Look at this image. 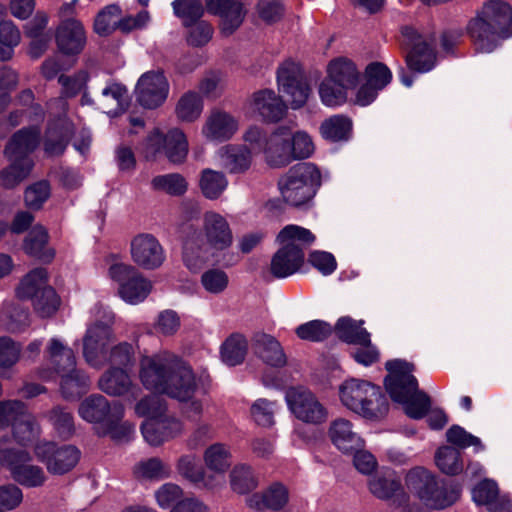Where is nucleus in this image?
<instances>
[{"label":"nucleus","instance_id":"obj_1","mask_svg":"<svg viewBox=\"0 0 512 512\" xmlns=\"http://www.w3.org/2000/svg\"><path fill=\"white\" fill-rule=\"evenodd\" d=\"M139 377L147 390L178 401L190 400L198 388L192 368L168 352L142 357Z\"/></svg>","mask_w":512,"mask_h":512},{"label":"nucleus","instance_id":"obj_2","mask_svg":"<svg viewBox=\"0 0 512 512\" xmlns=\"http://www.w3.org/2000/svg\"><path fill=\"white\" fill-rule=\"evenodd\" d=\"M476 49L490 53L501 40L512 36V8L505 2H486L468 25Z\"/></svg>","mask_w":512,"mask_h":512},{"label":"nucleus","instance_id":"obj_3","mask_svg":"<svg viewBox=\"0 0 512 512\" xmlns=\"http://www.w3.org/2000/svg\"><path fill=\"white\" fill-rule=\"evenodd\" d=\"M389 375L385 387L390 397L404 405L405 413L413 419L423 418L430 409V397L418 389V381L412 374L414 366L401 360L386 363Z\"/></svg>","mask_w":512,"mask_h":512},{"label":"nucleus","instance_id":"obj_4","mask_svg":"<svg viewBox=\"0 0 512 512\" xmlns=\"http://www.w3.org/2000/svg\"><path fill=\"white\" fill-rule=\"evenodd\" d=\"M315 235L301 226H284L278 233L279 248L270 261V272L278 279L299 272L305 263L304 247L315 241Z\"/></svg>","mask_w":512,"mask_h":512},{"label":"nucleus","instance_id":"obj_5","mask_svg":"<svg viewBox=\"0 0 512 512\" xmlns=\"http://www.w3.org/2000/svg\"><path fill=\"white\" fill-rule=\"evenodd\" d=\"M342 404L364 418L378 420L388 412V401L380 387L364 380L350 379L339 388Z\"/></svg>","mask_w":512,"mask_h":512},{"label":"nucleus","instance_id":"obj_6","mask_svg":"<svg viewBox=\"0 0 512 512\" xmlns=\"http://www.w3.org/2000/svg\"><path fill=\"white\" fill-rule=\"evenodd\" d=\"M278 185L287 203L303 206L312 201L322 185V173L314 163H298L279 179Z\"/></svg>","mask_w":512,"mask_h":512},{"label":"nucleus","instance_id":"obj_7","mask_svg":"<svg viewBox=\"0 0 512 512\" xmlns=\"http://www.w3.org/2000/svg\"><path fill=\"white\" fill-rule=\"evenodd\" d=\"M407 489L417 496L426 507L444 509L459 497V490L439 485L435 477L424 467L411 469L405 478Z\"/></svg>","mask_w":512,"mask_h":512},{"label":"nucleus","instance_id":"obj_8","mask_svg":"<svg viewBox=\"0 0 512 512\" xmlns=\"http://www.w3.org/2000/svg\"><path fill=\"white\" fill-rule=\"evenodd\" d=\"M79 416L89 423H100L103 425V433L117 436V429L120 427L125 433H130L133 426L129 423L121 424L124 416V406L114 401L110 403L103 395L93 394L85 398L78 408Z\"/></svg>","mask_w":512,"mask_h":512},{"label":"nucleus","instance_id":"obj_9","mask_svg":"<svg viewBox=\"0 0 512 512\" xmlns=\"http://www.w3.org/2000/svg\"><path fill=\"white\" fill-rule=\"evenodd\" d=\"M31 454L23 449L5 448L0 450V464L9 470L12 478L28 488L41 487L47 480L42 467L34 465Z\"/></svg>","mask_w":512,"mask_h":512},{"label":"nucleus","instance_id":"obj_10","mask_svg":"<svg viewBox=\"0 0 512 512\" xmlns=\"http://www.w3.org/2000/svg\"><path fill=\"white\" fill-rule=\"evenodd\" d=\"M285 399L291 413L303 423L320 425L328 419L325 405L307 388H289Z\"/></svg>","mask_w":512,"mask_h":512},{"label":"nucleus","instance_id":"obj_11","mask_svg":"<svg viewBox=\"0 0 512 512\" xmlns=\"http://www.w3.org/2000/svg\"><path fill=\"white\" fill-rule=\"evenodd\" d=\"M109 275L119 284L120 297L130 304L142 302L151 292V282L132 265L115 262Z\"/></svg>","mask_w":512,"mask_h":512},{"label":"nucleus","instance_id":"obj_12","mask_svg":"<svg viewBox=\"0 0 512 512\" xmlns=\"http://www.w3.org/2000/svg\"><path fill=\"white\" fill-rule=\"evenodd\" d=\"M402 45L409 51L406 54L407 66L416 72L425 73L435 66L436 55L432 36H423L412 27L402 28Z\"/></svg>","mask_w":512,"mask_h":512},{"label":"nucleus","instance_id":"obj_13","mask_svg":"<svg viewBox=\"0 0 512 512\" xmlns=\"http://www.w3.org/2000/svg\"><path fill=\"white\" fill-rule=\"evenodd\" d=\"M39 461L45 464L49 473L63 475L70 472L79 462L80 450L74 445L59 446L54 442H39L34 447Z\"/></svg>","mask_w":512,"mask_h":512},{"label":"nucleus","instance_id":"obj_14","mask_svg":"<svg viewBox=\"0 0 512 512\" xmlns=\"http://www.w3.org/2000/svg\"><path fill=\"white\" fill-rule=\"evenodd\" d=\"M277 82L279 90L288 97L291 108L298 109L307 102L311 90L297 62L284 61L278 68Z\"/></svg>","mask_w":512,"mask_h":512},{"label":"nucleus","instance_id":"obj_15","mask_svg":"<svg viewBox=\"0 0 512 512\" xmlns=\"http://www.w3.org/2000/svg\"><path fill=\"white\" fill-rule=\"evenodd\" d=\"M112 339L108 324L95 322L88 327L83 337V357L90 366L100 369L107 364V346Z\"/></svg>","mask_w":512,"mask_h":512},{"label":"nucleus","instance_id":"obj_16","mask_svg":"<svg viewBox=\"0 0 512 512\" xmlns=\"http://www.w3.org/2000/svg\"><path fill=\"white\" fill-rule=\"evenodd\" d=\"M137 101L146 108H157L162 105L169 93V83L160 71L144 73L136 86Z\"/></svg>","mask_w":512,"mask_h":512},{"label":"nucleus","instance_id":"obj_17","mask_svg":"<svg viewBox=\"0 0 512 512\" xmlns=\"http://www.w3.org/2000/svg\"><path fill=\"white\" fill-rule=\"evenodd\" d=\"M368 489L377 499L392 501L396 506H402L408 501L399 477L392 470H383L369 478Z\"/></svg>","mask_w":512,"mask_h":512},{"label":"nucleus","instance_id":"obj_18","mask_svg":"<svg viewBox=\"0 0 512 512\" xmlns=\"http://www.w3.org/2000/svg\"><path fill=\"white\" fill-rule=\"evenodd\" d=\"M131 256L140 267L153 270L165 260V253L159 241L151 234H139L131 241Z\"/></svg>","mask_w":512,"mask_h":512},{"label":"nucleus","instance_id":"obj_19","mask_svg":"<svg viewBox=\"0 0 512 512\" xmlns=\"http://www.w3.org/2000/svg\"><path fill=\"white\" fill-rule=\"evenodd\" d=\"M44 355L50 366L49 370L43 369L39 373L44 380H51L55 374L71 371L76 366L73 350L57 337L49 340Z\"/></svg>","mask_w":512,"mask_h":512},{"label":"nucleus","instance_id":"obj_20","mask_svg":"<svg viewBox=\"0 0 512 512\" xmlns=\"http://www.w3.org/2000/svg\"><path fill=\"white\" fill-rule=\"evenodd\" d=\"M290 140V126L288 125L278 126L268 136L264 157L270 167L281 168L293 162Z\"/></svg>","mask_w":512,"mask_h":512},{"label":"nucleus","instance_id":"obj_21","mask_svg":"<svg viewBox=\"0 0 512 512\" xmlns=\"http://www.w3.org/2000/svg\"><path fill=\"white\" fill-rule=\"evenodd\" d=\"M239 129V120L232 114L215 109L207 116L202 127L203 136L210 141L230 140Z\"/></svg>","mask_w":512,"mask_h":512},{"label":"nucleus","instance_id":"obj_22","mask_svg":"<svg viewBox=\"0 0 512 512\" xmlns=\"http://www.w3.org/2000/svg\"><path fill=\"white\" fill-rule=\"evenodd\" d=\"M56 43L63 54H79L86 44V35L82 24L75 19L62 21L56 31Z\"/></svg>","mask_w":512,"mask_h":512},{"label":"nucleus","instance_id":"obj_23","mask_svg":"<svg viewBox=\"0 0 512 512\" xmlns=\"http://www.w3.org/2000/svg\"><path fill=\"white\" fill-rule=\"evenodd\" d=\"M73 132L74 125L66 115L50 122L44 138L45 153L48 156L61 155L65 151Z\"/></svg>","mask_w":512,"mask_h":512},{"label":"nucleus","instance_id":"obj_24","mask_svg":"<svg viewBox=\"0 0 512 512\" xmlns=\"http://www.w3.org/2000/svg\"><path fill=\"white\" fill-rule=\"evenodd\" d=\"M231 451L222 443H214L207 447L203 453V460L208 469V476L214 477L215 489L225 482V474L231 466Z\"/></svg>","mask_w":512,"mask_h":512},{"label":"nucleus","instance_id":"obj_25","mask_svg":"<svg viewBox=\"0 0 512 512\" xmlns=\"http://www.w3.org/2000/svg\"><path fill=\"white\" fill-rule=\"evenodd\" d=\"M207 9L221 17L222 31L233 33L242 23L245 11L240 0H206Z\"/></svg>","mask_w":512,"mask_h":512},{"label":"nucleus","instance_id":"obj_26","mask_svg":"<svg viewBox=\"0 0 512 512\" xmlns=\"http://www.w3.org/2000/svg\"><path fill=\"white\" fill-rule=\"evenodd\" d=\"M328 435L332 443L343 453H353L364 447V440L347 419L338 418L332 421Z\"/></svg>","mask_w":512,"mask_h":512},{"label":"nucleus","instance_id":"obj_27","mask_svg":"<svg viewBox=\"0 0 512 512\" xmlns=\"http://www.w3.org/2000/svg\"><path fill=\"white\" fill-rule=\"evenodd\" d=\"M473 500L484 505L489 512H508L512 508L510 499L500 495L497 483L490 479L481 481L472 492Z\"/></svg>","mask_w":512,"mask_h":512},{"label":"nucleus","instance_id":"obj_28","mask_svg":"<svg viewBox=\"0 0 512 512\" xmlns=\"http://www.w3.org/2000/svg\"><path fill=\"white\" fill-rule=\"evenodd\" d=\"M23 249L26 254L43 263H50L55 257V250L49 246V235L43 226H26Z\"/></svg>","mask_w":512,"mask_h":512},{"label":"nucleus","instance_id":"obj_29","mask_svg":"<svg viewBox=\"0 0 512 512\" xmlns=\"http://www.w3.org/2000/svg\"><path fill=\"white\" fill-rule=\"evenodd\" d=\"M176 470L182 478L199 489H215L216 479L208 476V472L200 465L196 455L185 454L179 457Z\"/></svg>","mask_w":512,"mask_h":512},{"label":"nucleus","instance_id":"obj_30","mask_svg":"<svg viewBox=\"0 0 512 512\" xmlns=\"http://www.w3.org/2000/svg\"><path fill=\"white\" fill-rule=\"evenodd\" d=\"M251 106L265 121L276 122L286 113V105L273 90L263 89L252 96Z\"/></svg>","mask_w":512,"mask_h":512},{"label":"nucleus","instance_id":"obj_31","mask_svg":"<svg viewBox=\"0 0 512 512\" xmlns=\"http://www.w3.org/2000/svg\"><path fill=\"white\" fill-rule=\"evenodd\" d=\"M289 501L288 489L280 484L274 483L270 485L261 493H254L246 499V504L249 508L257 511L269 509L272 511H279Z\"/></svg>","mask_w":512,"mask_h":512},{"label":"nucleus","instance_id":"obj_32","mask_svg":"<svg viewBox=\"0 0 512 512\" xmlns=\"http://www.w3.org/2000/svg\"><path fill=\"white\" fill-rule=\"evenodd\" d=\"M325 78L335 85L352 90L359 82L360 72L350 59L338 57L328 63Z\"/></svg>","mask_w":512,"mask_h":512},{"label":"nucleus","instance_id":"obj_33","mask_svg":"<svg viewBox=\"0 0 512 512\" xmlns=\"http://www.w3.org/2000/svg\"><path fill=\"white\" fill-rule=\"evenodd\" d=\"M40 130L36 126H30L17 131L5 148L8 159L29 157L39 144Z\"/></svg>","mask_w":512,"mask_h":512},{"label":"nucleus","instance_id":"obj_34","mask_svg":"<svg viewBox=\"0 0 512 512\" xmlns=\"http://www.w3.org/2000/svg\"><path fill=\"white\" fill-rule=\"evenodd\" d=\"M252 157L247 146L242 145H226L217 152L220 166L230 173H242L249 169Z\"/></svg>","mask_w":512,"mask_h":512},{"label":"nucleus","instance_id":"obj_35","mask_svg":"<svg viewBox=\"0 0 512 512\" xmlns=\"http://www.w3.org/2000/svg\"><path fill=\"white\" fill-rule=\"evenodd\" d=\"M256 354L268 365L282 367L287 358L279 341L266 333H257L254 336Z\"/></svg>","mask_w":512,"mask_h":512},{"label":"nucleus","instance_id":"obj_36","mask_svg":"<svg viewBox=\"0 0 512 512\" xmlns=\"http://www.w3.org/2000/svg\"><path fill=\"white\" fill-rule=\"evenodd\" d=\"M132 386L129 374L120 367H111L98 380V388L109 396H121Z\"/></svg>","mask_w":512,"mask_h":512},{"label":"nucleus","instance_id":"obj_37","mask_svg":"<svg viewBox=\"0 0 512 512\" xmlns=\"http://www.w3.org/2000/svg\"><path fill=\"white\" fill-rule=\"evenodd\" d=\"M0 325L9 332L23 331L30 325L29 312L20 304L5 301L0 307Z\"/></svg>","mask_w":512,"mask_h":512},{"label":"nucleus","instance_id":"obj_38","mask_svg":"<svg viewBox=\"0 0 512 512\" xmlns=\"http://www.w3.org/2000/svg\"><path fill=\"white\" fill-rule=\"evenodd\" d=\"M60 391L65 399H77L85 394L90 385L89 377L75 367L71 371L59 374Z\"/></svg>","mask_w":512,"mask_h":512},{"label":"nucleus","instance_id":"obj_39","mask_svg":"<svg viewBox=\"0 0 512 512\" xmlns=\"http://www.w3.org/2000/svg\"><path fill=\"white\" fill-rule=\"evenodd\" d=\"M127 89L118 83H109L103 88L101 96L98 99L99 108L108 114H118L122 112L127 105Z\"/></svg>","mask_w":512,"mask_h":512},{"label":"nucleus","instance_id":"obj_40","mask_svg":"<svg viewBox=\"0 0 512 512\" xmlns=\"http://www.w3.org/2000/svg\"><path fill=\"white\" fill-rule=\"evenodd\" d=\"M363 321L357 322L350 317L340 318L335 325V332L342 341L362 345L370 342V334L362 327Z\"/></svg>","mask_w":512,"mask_h":512},{"label":"nucleus","instance_id":"obj_41","mask_svg":"<svg viewBox=\"0 0 512 512\" xmlns=\"http://www.w3.org/2000/svg\"><path fill=\"white\" fill-rule=\"evenodd\" d=\"M48 23V17L43 12H38L25 26L26 35L33 39L30 46V55L39 57L47 47L48 37L43 36V31Z\"/></svg>","mask_w":512,"mask_h":512},{"label":"nucleus","instance_id":"obj_42","mask_svg":"<svg viewBox=\"0 0 512 512\" xmlns=\"http://www.w3.org/2000/svg\"><path fill=\"white\" fill-rule=\"evenodd\" d=\"M351 131L352 122L344 115H333L325 119L320 126L321 136L332 142L348 140Z\"/></svg>","mask_w":512,"mask_h":512},{"label":"nucleus","instance_id":"obj_43","mask_svg":"<svg viewBox=\"0 0 512 512\" xmlns=\"http://www.w3.org/2000/svg\"><path fill=\"white\" fill-rule=\"evenodd\" d=\"M44 288H51L47 285V271L44 268H35L21 280L16 294L21 299H33Z\"/></svg>","mask_w":512,"mask_h":512},{"label":"nucleus","instance_id":"obj_44","mask_svg":"<svg viewBox=\"0 0 512 512\" xmlns=\"http://www.w3.org/2000/svg\"><path fill=\"white\" fill-rule=\"evenodd\" d=\"M9 160L11 164L1 172L0 180L5 188H14L29 176L33 161L29 157Z\"/></svg>","mask_w":512,"mask_h":512},{"label":"nucleus","instance_id":"obj_45","mask_svg":"<svg viewBox=\"0 0 512 512\" xmlns=\"http://www.w3.org/2000/svg\"><path fill=\"white\" fill-rule=\"evenodd\" d=\"M171 473V467L157 457L142 460L133 468L138 480H162L170 477Z\"/></svg>","mask_w":512,"mask_h":512},{"label":"nucleus","instance_id":"obj_46","mask_svg":"<svg viewBox=\"0 0 512 512\" xmlns=\"http://www.w3.org/2000/svg\"><path fill=\"white\" fill-rule=\"evenodd\" d=\"M227 186L228 180L222 172L209 168L202 170L199 178V187L207 199L214 200L219 198Z\"/></svg>","mask_w":512,"mask_h":512},{"label":"nucleus","instance_id":"obj_47","mask_svg":"<svg viewBox=\"0 0 512 512\" xmlns=\"http://www.w3.org/2000/svg\"><path fill=\"white\" fill-rule=\"evenodd\" d=\"M229 477L232 490L238 494H247L258 486V477L246 464L235 465Z\"/></svg>","mask_w":512,"mask_h":512},{"label":"nucleus","instance_id":"obj_48","mask_svg":"<svg viewBox=\"0 0 512 512\" xmlns=\"http://www.w3.org/2000/svg\"><path fill=\"white\" fill-rule=\"evenodd\" d=\"M164 152L168 160L174 164L185 161L188 154V141L181 130L172 129L166 134Z\"/></svg>","mask_w":512,"mask_h":512},{"label":"nucleus","instance_id":"obj_49","mask_svg":"<svg viewBox=\"0 0 512 512\" xmlns=\"http://www.w3.org/2000/svg\"><path fill=\"white\" fill-rule=\"evenodd\" d=\"M203 111L202 98L194 91H188L179 99L176 106L177 117L184 122H193Z\"/></svg>","mask_w":512,"mask_h":512},{"label":"nucleus","instance_id":"obj_50","mask_svg":"<svg viewBox=\"0 0 512 512\" xmlns=\"http://www.w3.org/2000/svg\"><path fill=\"white\" fill-rule=\"evenodd\" d=\"M247 353V341L242 335L230 336L221 347V358L229 366L243 362Z\"/></svg>","mask_w":512,"mask_h":512},{"label":"nucleus","instance_id":"obj_51","mask_svg":"<svg viewBox=\"0 0 512 512\" xmlns=\"http://www.w3.org/2000/svg\"><path fill=\"white\" fill-rule=\"evenodd\" d=\"M435 462L437 467L447 475H457L463 470L461 453L451 446L439 448L435 454Z\"/></svg>","mask_w":512,"mask_h":512},{"label":"nucleus","instance_id":"obj_52","mask_svg":"<svg viewBox=\"0 0 512 512\" xmlns=\"http://www.w3.org/2000/svg\"><path fill=\"white\" fill-rule=\"evenodd\" d=\"M151 187L155 191H161L172 196H180L187 191L188 184L181 174L170 173L155 176L151 180Z\"/></svg>","mask_w":512,"mask_h":512},{"label":"nucleus","instance_id":"obj_53","mask_svg":"<svg viewBox=\"0 0 512 512\" xmlns=\"http://www.w3.org/2000/svg\"><path fill=\"white\" fill-rule=\"evenodd\" d=\"M21 345L9 337H0V376L9 378V370L21 356Z\"/></svg>","mask_w":512,"mask_h":512},{"label":"nucleus","instance_id":"obj_54","mask_svg":"<svg viewBox=\"0 0 512 512\" xmlns=\"http://www.w3.org/2000/svg\"><path fill=\"white\" fill-rule=\"evenodd\" d=\"M20 39V31L12 21L0 22V60H8L12 57Z\"/></svg>","mask_w":512,"mask_h":512},{"label":"nucleus","instance_id":"obj_55","mask_svg":"<svg viewBox=\"0 0 512 512\" xmlns=\"http://www.w3.org/2000/svg\"><path fill=\"white\" fill-rule=\"evenodd\" d=\"M12 432L14 439L22 445L33 441L39 435V426L35 418L26 411L22 416L13 424Z\"/></svg>","mask_w":512,"mask_h":512},{"label":"nucleus","instance_id":"obj_56","mask_svg":"<svg viewBox=\"0 0 512 512\" xmlns=\"http://www.w3.org/2000/svg\"><path fill=\"white\" fill-rule=\"evenodd\" d=\"M32 301L35 312L41 318L53 316L59 309L61 303L60 297L52 287L44 288Z\"/></svg>","mask_w":512,"mask_h":512},{"label":"nucleus","instance_id":"obj_57","mask_svg":"<svg viewBox=\"0 0 512 512\" xmlns=\"http://www.w3.org/2000/svg\"><path fill=\"white\" fill-rule=\"evenodd\" d=\"M290 136V146L293 161L307 159L312 156L315 151V145L312 137L306 131H294L290 127Z\"/></svg>","mask_w":512,"mask_h":512},{"label":"nucleus","instance_id":"obj_58","mask_svg":"<svg viewBox=\"0 0 512 512\" xmlns=\"http://www.w3.org/2000/svg\"><path fill=\"white\" fill-rule=\"evenodd\" d=\"M49 420L60 438L67 440L75 433L73 416L66 409L59 406L53 408L49 413Z\"/></svg>","mask_w":512,"mask_h":512},{"label":"nucleus","instance_id":"obj_59","mask_svg":"<svg viewBox=\"0 0 512 512\" xmlns=\"http://www.w3.org/2000/svg\"><path fill=\"white\" fill-rule=\"evenodd\" d=\"M332 333V326L322 320H312L296 328L297 336L306 341L320 342Z\"/></svg>","mask_w":512,"mask_h":512},{"label":"nucleus","instance_id":"obj_60","mask_svg":"<svg viewBox=\"0 0 512 512\" xmlns=\"http://www.w3.org/2000/svg\"><path fill=\"white\" fill-rule=\"evenodd\" d=\"M348 89L335 85L334 82L324 78L319 86L321 102L327 107H337L344 104L348 98Z\"/></svg>","mask_w":512,"mask_h":512},{"label":"nucleus","instance_id":"obj_61","mask_svg":"<svg viewBox=\"0 0 512 512\" xmlns=\"http://www.w3.org/2000/svg\"><path fill=\"white\" fill-rule=\"evenodd\" d=\"M121 15V9L117 5H109L103 9L96 17L94 22L95 32L99 35H108L115 29H118V20Z\"/></svg>","mask_w":512,"mask_h":512},{"label":"nucleus","instance_id":"obj_62","mask_svg":"<svg viewBox=\"0 0 512 512\" xmlns=\"http://www.w3.org/2000/svg\"><path fill=\"white\" fill-rule=\"evenodd\" d=\"M172 6L176 16L181 18L186 26L196 22L204 12L200 0H175Z\"/></svg>","mask_w":512,"mask_h":512},{"label":"nucleus","instance_id":"obj_63","mask_svg":"<svg viewBox=\"0 0 512 512\" xmlns=\"http://www.w3.org/2000/svg\"><path fill=\"white\" fill-rule=\"evenodd\" d=\"M165 412L166 403L157 395L146 396L135 405V413L139 417L158 419L164 416Z\"/></svg>","mask_w":512,"mask_h":512},{"label":"nucleus","instance_id":"obj_64","mask_svg":"<svg viewBox=\"0 0 512 512\" xmlns=\"http://www.w3.org/2000/svg\"><path fill=\"white\" fill-rule=\"evenodd\" d=\"M51 194L50 185L47 181H38L26 188L24 200L27 207L38 210L48 200Z\"/></svg>","mask_w":512,"mask_h":512}]
</instances>
